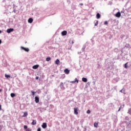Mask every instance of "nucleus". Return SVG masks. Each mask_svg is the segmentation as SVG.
<instances>
[{
	"label": "nucleus",
	"mask_w": 131,
	"mask_h": 131,
	"mask_svg": "<svg viewBox=\"0 0 131 131\" xmlns=\"http://www.w3.org/2000/svg\"><path fill=\"white\" fill-rule=\"evenodd\" d=\"M64 72L66 73V74H69V73H70V71L68 70V69H66L64 70Z\"/></svg>",
	"instance_id": "obj_6"
},
{
	"label": "nucleus",
	"mask_w": 131,
	"mask_h": 131,
	"mask_svg": "<svg viewBox=\"0 0 131 131\" xmlns=\"http://www.w3.org/2000/svg\"><path fill=\"white\" fill-rule=\"evenodd\" d=\"M94 125L95 127H97V126H98V123H95Z\"/></svg>",
	"instance_id": "obj_24"
},
{
	"label": "nucleus",
	"mask_w": 131,
	"mask_h": 131,
	"mask_svg": "<svg viewBox=\"0 0 131 131\" xmlns=\"http://www.w3.org/2000/svg\"><path fill=\"white\" fill-rule=\"evenodd\" d=\"M35 124H36V120H33V121L32 122V125H35Z\"/></svg>",
	"instance_id": "obj_15"
},
{
	"label": "nucleus",
	"mask_w": 131,
	"mask_h": 131,
	"mask_svg": "<svg viewBox=\"0 0 131 131\" xmlns=\"http://www.w3.org/2000/svg\"><path fill=\"white\" fill-rule=\"evenodd\" d=\"M41 126L42 128H47V123H43Z\"/></svg>",
	"instance_id": "obj_9"
},
{
	"label": "nucleus",
	"mask_w": 131,
	"mask_h": 131,
	"mask_svg": "<svg viewBox=\"0 0 131 131\" xmlns=\"http://www.w3.org/2000/svg\"><path fill=\"white\" fill-rule=\"evenodd\" d=\"M60 85L61 88H64V84H63V82H61Z\"/></svg>",
	"instance_id": "obj_21"
},
{
	"label": "nucleus",
	"mask_w": 131,
	"mask_h": 131,
	"mask_svg": "<svg viewBox=\"0 0 131 131\" xmlns=\"http://www.w3.org/2000/svg\"><path fill=\"white\" fill-rule=\"evenodd\" d=\"M128 113H129V114H131V110H128Z\"/></svg>",
	"instance_id": "obj_31"
},
{
	"label": "nucleus",
	"mask_w": 131,
	"mask_h": 131,
	"mask_svg": "<svg viewBox=\"0 0 131 131\" xmlns=\"http://www.w3.org/2000/svg\"><path fill=\"white\" fill-rule=\"evenodd\" d=\"M35 103H37L39 102V98H38L37 96H36L35 97Z\"/></svg>",
	"instance_id": "obj_4"
},
{
	"label": "nucleus",
	"mask_w": 131,
	"mask_h": 131,
	"mask_svg": "<svg viewBox=\"0 0 131 131\" xmlns=\"http://www.w3.org/2000/svg\"><path fill=\"white\" fill-rule=\"evenodd\" d=\"M88 84H90V82H88Z\"/></svg>",
	"instance_id": "obj_41"
},
{
	"label": "nucleus",
	"mask_w": 131,
	"mask_h": 131,
	"mask_svg": "<svg viewBox=\"0 0 131 131\" xmlns=\"http://www.w3.org/2000/svg\"><path fill=\"white\" fill-rule=\"evenodd\" d=\"M5 77H6V78H9L11 77V76L9 75L5 74Z\"/></svg>",
	"instance_id": "obj_20"
},
{
	"label": "nucleus",
	"mask_w": 131,
	"mask_h": 131,
	"mask_svg": "<svg viewBox=\"0 0 131 131\" xmlns=\"http://www.w3.org/2000/svg\"><path fill=\"white\" fill-rule=\"evenodd\" d=\"M82 81H83V82H86L88 81V79L86 78L83 77L82 78Z\"/></svg>",
	"instance_id": "obj_11"
},
{
	"label": "nucleus",
	"mask_w": 131,
	"mask_h": 131,
	"mask_svg": "<svg viewBox=\"0 0 131 131\" xmlns=\"http://www.w3.org/2000/svg\"><path fill=\"white\" fill-rule=\"evenodd\" d=\"M75 82H77V83H78L79 80H78V79H77V78H75V80H74V81H70L71 83H75Z\"/></svg>",
	"instance_id": "obj_5"
},
{
	"label": "nucleus",
	"mask_w": 131,
	"mask_h": 131,
	"mask_svg": "<svg viewBox=\"0 0 131 131\" xmlns=\"http://www.w3.org/2000/svg\"><path fill=\"white\" fill-rule=\"evenodd\" d=\"M86 113H88V114H90L91 113V111L90 110H88Z\"/></svg>",
	"instance_id": "obj_26"
},
{
	"label": "nucleus",
	"mask_w": 131,
	"mask_h": 131,
	"mask_svg": "<svg viewBox=\"0 0 131 131\" xmlns=\"http://www.w3.org/2000/svg\"><path fill=\"white\" fill-rule=\"evenodd\" d=\"M74 114H75V115H77V114H78V107H75L74 108Z\"/></svg>",
	"instance_id": "obj_2"
},
{
	"label": "nucleus",
	"mask_w": 131,
	"mask_h": 131,
	"mask_svg": "<svg viewBox=\"0 0 131 131\" xmlns=\"http://www.w3.org/2000/svg\"><path fill=\"white\" fill-rule=\"evenodd\" d=\"M27 125H24V129H27Z\"/></svg>",
	"instance_id": "obj_27"
},
{
	"label": "nucleus",
	"mask_w": 131,
	"mask_h": 131,
	"mask_svg": "<svg viewBox=\"0 0 131 131\" xmlns=\"http://www.w3.org/2000/svg\"><path fill=\"white\" fill-rule=\"evenodd\" d=\"M120 109H121V107H120L118 111V112L120 111Z\"/></svg>",
	"instance_id": "obj_35"
},
{
	"label": "nucleus",
	"mask_w": 131,
	"mask_h": 131,
	"mask_svg": "<svg viewBox=\"0 0 131 131\" xmlns=\"http://www.w3.org/2000/svg\"><path fill=\"white\" fill-rule=\"evenodd\" d=\"M59 63H60V60L57 59V60L55 61V64H56V65H59Z\"/></svg>",
	"instance_id": "obj_16"
},
{
	"label": "nucleus",
	"mask_w": 131,
	"mask_h": 131,
	"mask_svg": "<svg viewBox=\"0 0 131 131\" xmlns=\"http://www.w3.org/2000/svg\"><path fill=\"white\" fill-rule=\"evenodd\" d=\"M27 115H28V113L27 112H25L24 113L23 116H24V117H26V116H27Z\"/></svg>",
	"instance_id": "obj_18"
},
{
	"label": "nucleus",
	"mask_w": 131,
	"mask_h": 131,
	"mask_svg": "<svg viewBox=\"0 0 131 131\" xmlns=\"http://www.w3.org/2000/svg\"><path fill=\"white\" fill-rule=\"evenodd\" d=\"M2 43V40H0V45Z\"/></svg>",
	"instance_id": "obj_37"
},
{
	"label": "nucleus",
	"mask_w": 131,
	"mask_h": 131,
	"mask_svg": "<svg viewBox=\"0 0 131 131\" xmlns=\"http://www.w3.org/2000/svg\"><path fill=\"white\" fill-rule=\"evenodd\" d=\"M46 61H47V62H49V61H51V58L50 57H47L46 58Z\"/></svg>",
	"instance_id": "obj_19"
},
{
	"label": "nucleus",
	"mask_w": 131,
	"mask_h": 131,
	"mask_svg": "<svg viewBox=\"0 0 131 131\" xmlns=\"http://www.w3.org/2000/svg\"><path fill=\"white\" fill-rule=\"evenodd\" d=\"M0 110H2V105L0 104Z\"/></svg>",
	"instance_id": "obj_34"
},
{
	"label": "nucleus",
	"mask_w": 131,
	"mask_h": 131,
	"mask_svg": "<svg viewBox=\"0 0 131 131\" xmlns=\"http://www.w3.org/2000/svg\"><path fill=\"white\" fill-rule=\"evenodd\" d=\"M37 131H41V129L40 128H38L37 129Z\"/></svg>",
	"instance_id": "obj_32"
},
{
	"label": "nucleus",
	"mask_w": 131,
	"mask_h": 131,
	"mask_svg": "<svg viewBox=\"0 0 131 131\" xmlns=\"http://www.w3.org/2000/svg\"><path fill=\"white\" fill-rule=\"evenodd\" d=\"M72 45H73V43H74V42L73 41H72Z\"/></svg>",
	"instance_id": "obj_36"
},
{
	"label": "nucleus",
	"mask_w": 131,
	"mask_h": 131,
	"mask_svg": "<svg viewBox=\"0 0 131 131\" xmlns=\"http://www.w3.org/2000/svg\"><path fill=\"white\" fill-rule=\"evenodd\" d=\"M36 79H38V77H36Z\"/></svg>",
	"instance_id": "obj_38"
},
{
	"label": "nucleus",
	"mask_w": 131,
	"mask_h": 131,
	"mask_svg": "<svg viewBox=\"0 0 131 131\" xmlns=\"http://www.w3.org/2000/svg\"><path fill=\"white\" fill-rule=\"evenodd\" d=\"M31 93L32 94V96H34V94H36V92H34L33 91H31Z\"/></svg>",
	"instance_id": "obj_25"
},
{
	"label": "nucleus",
	"mask_w": 131,
	"mask_h": 131,
	"mask_svg": "<svg viewBox=\"0 0 131 131\" xmlns=\"http://www.w3.org/2000/svg\"><path fill=\"white\" fill-rule=\"evenodd\" d=\"M13 31H14V29H8L7 30V33H11V32H13Z\"/></svg>",
	"instance_id": "obj_3"
},
{
	"label": "nucleus",
	"mask_w": 131,
	"mask_h": 131,
	"mask_svg": "<svg viewBox=\"0 0 131 131\" xmlns=\"http://www.w3.org/2000/svg\"><path fill=\"white\" fill-rule=\"evenodd\" d=\"M108 24V21H104V25H107Z\"/></svg>",
	"instance_id": "obj_28"
},
{
	"label": "nucleus",
	"mask_w": 131,
	"mask_h": 131,
	"mask_svg": "<svg viewBox=\"0 0 131 131\" xmlns=\"http://www.w3.org/2000/svg\"><path fill=\"white\" fill-rule=\"evenodd\" d=\"M98 24H99V21L97 20L96 23L95 24V26H98Z\"/></svg>",
	"instance_id": "obj_23"
},
{
	"label": "nucleus",
	"mask_w": 131,
	"mask_h": 131,
	"mask_svg": "<svg viewBox=\"0 0 131 131\" xmlns=\"http://www.w3.org/2000/svg\"><path fill=\"white\" fill-rule=\"evenodd\" d=\"M27 131H29V130H27Z\"/></svg>",
	"instance_id": "obj_42"
},
{
	"label": "nucleus",
	"mask_w": 131,
	"mask_h": 131,
	"mask_svg": "<svg viewBox=\"0 0 131 131\" xmlns=\"http://www.w3.org/2000/svg\"><path fill=\"white\" fill-rule=\"evenodd\" d=\"M0 33H2V31L0 30Z\"/></svg>",
	"instance_id": "obj_39"
},
{
	"label": "nucleus",
	"mask_w": 131,
	"mask_h": 131,
	"mask_svg": "<svg viewBox=\"0 0 131 131\" xmlns=\"http://www.w3.org/2000/svg\"><path fill=\"white\" fill-rule=\"evenodd\" d=\"M127 63H128V62L126 63L125 64V66H124V67H125V68H126V69L128 68V67H127Z\"/></svg>",
	"instance_id": "obj_22"
},
{
	"label": "nucleus",
	"mask_w": 131,
	"mask_h": 131,
	"mask_svg": "<svg viewBox=\"0 0 131 131\" xmlns=\"http://www.w3.org/2000/svg\"><path fill=\"white\" fill-rule=\"evenodd\" d=\"M120 93H122L123 94H125V89L123 88L120 91Z\"/></svg>",
	"instance_id": "obj_12"
},
{
	"label": "nucleus",
	"mask_w": 131,
	"mask_h": 131,
	"mask_svg": "<svg viewBox=\"0 0 131 131\" xmlns=\"http://www.w3.org/2000/svg\"><path fill=\"white\" fill-rule=\"evenodd\" d=\"M96 18L97 19H100L101 18V15H100V13H97L96 15Z\"/></svg>",
	"instance_id": "obj_14"
},
{
	"label": "nucleus",
	"mask_w": 131,
	"mask_h": 131,
	"mask_svg": "<svg viewBox=\"0 0 131 131\" xmlns=\"http://www.w3.org/2000/svg\"><path fill=\"white\" fill-rule=\"evenodd\" d=\"M1 92H2V90L0 89V93H1Z\"/></svg>",
	"instance_id": "obj_40"
},
{
	"label": "nucleus",
	"mask_w": 131,
	"mask_h": 131,
	"mask_svg": "<svg viewBox=\"0 0 131 131\" xmlns=\"http://www.w3.org/2000/svg\"><path fill=\"white\" fill-rule=\"evenodd\" d=\"M79 5H80V6H83V4H82V3H80Z\"/></svg>",
	"instance_id": "obj_33"
},
{
	"label": "nucleus",
	"mask_w": 131,
	"mask_h": 131,
	"mask_svg": "<svg viewBox=\"0 0 131 131\" xmlns=\"http://www.w3.org/2000/svg\"><path fill=\"white\" fill-rule=\"evenodd\" d=\"M115 16H116V17H117L118 18H119V17H120V16H121V14L120 13V12H118L116 14Z\"/></svg>",
	"instance_id": "obj_7"
},
{
	"label": "nucleus",
	"mask_w": 131,
	"mask_h": 131,
	"mask_svg": "<svg viewBox=\"0 0 131 131\" xmlns=\"http://www.w3.org/2000/svg\"><path fill=\"white\" fill-rule=\"evenodd\" d=\"M85 47H83L82 48V51H83V52H84V50H85Z\"/></svg>",
	"instance_id": "obj_29"
},
{
	"label": "nucleus",
	"mask_w": 131,
	"mask_h": 131,
	"mask_svg": "<svg viewBox=\"0 0 131 131\" xmlns=\"http://www.w3.org/2000/svg\"><path fill=\"white\" fill-rule=\"evenodd\" d=\"M61 34L63 36H65V35H67V31H63L62 32H61Z\"/></svg>",
	"instance_id": "obj_8"
},
{
	"label": "nucleus",
	"mask_w": 131,
	"mask_h": 131,
	"mask_svg": "<svg viewBox=\"0 0 131 131\" xmlns=\"http://www.w3.org/2000/svg\"><path fill=\"white\" fill-rule=\"evenodd\" d=\"M21 51H25V52H29V49L28 48H25L24 47H20Z\"/></svg>",
	"instance_id": "obj_1"
},
{
	"label": "nucleus",
	"mask_w": 131,
	"mask_h": 131,
	"mask_svg": "<svg viewBox=\"0 0 131 131\" xmlns=\"http://www.w3.org/2000/svg\"><path fill=\"white\" fill-rule=\"evenodd\" d=\"M124 104H123V105H122L120 107V108H121H121H124Z\"/></svg>",
	"instance_id": "obj_30"
},
{
	"label": "nucleus",
	"mask_w": 131,
	"mask_h": 131,
	"mask_svg": "<svg viewBox=\"0 0 131 131\" xmlns=\"http://www.w3.org/2000/svg\"><path fill=\"white\" fill-rule=\"evenodd\" d=\"M10 96H11V98H14V97H15L16 95L14 93H11L10 94Z\"/></svg>",
	"instance_id": "obj_17"
},
{
	"label": "nucleus",
	"mask_w": 131,
	"mask_h": 131,
	"mask_svg": "<svg viewBox=\"0 0 131 131\" xmlns=\"http://www.w3.org/2000/svg\"><path fill=\"white\" fill-rule=\"evenodd\" d=\"M39 67V66L38 64H36V65L33 66L32 68H33V69H37Z\"/></svg>",
	"instance_id": "obj_10"
},
{
	"label": "nucleus",
	"mask_w": 131,
	"mask_h": 131,
	"mask_svg": "<svg viewBox=\"0 0 131 131\" xmlns=\"http://www.w3.org/2000/svg\"><path fill=\"white\" fill-rule=\"evenodd\" d=\"M28 21L29 23H32V22H33V19L30 18Z\"/></svg>",
	"instance_id": "obj_13"
}]
</instances>
